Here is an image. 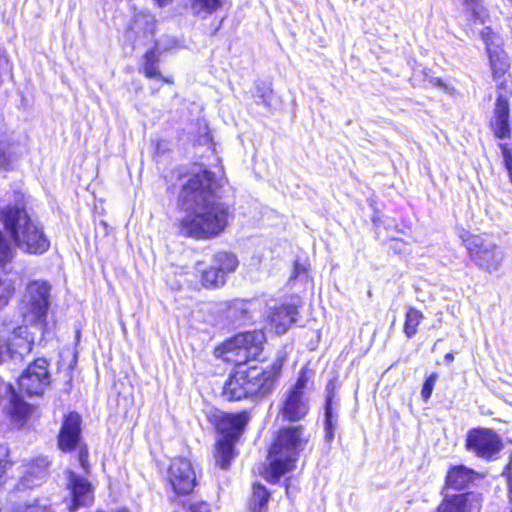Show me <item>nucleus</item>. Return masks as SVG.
<instances>
[{"instance_id": "f257e3e1", "label": "nucleus", "mask_w": 512, "mask_h": 512, "mask_svg": "<svg viewBox=\"0 0 512 512\" xmlns=\"http://www.w3.org/2000/svg\"><path fill=\"white\" fill-rule=\"evenodd\" d=\"M219 187L214 173L207 169L189 176L179 195L185 212L179 223L182 236L207 240L219 236L226 229L232 209L217 196Z\"/></svg>"}, {"instance_id": "f03ea898", "label": "nucleus", "mask_w": 512, "mask_h": 512, "mask_svg": "<svg viewBox=\"0 0 512 512\" xmlns=\"http://www.w3.org/2000/svg\"><path fill=\"white\" fill-rule=\"evenodd\" d=\"M283 363V357H278L266 367L238 363L225 381L222 395L228 401L268 398L278 386Z\"/></svg>"}, {"instance_id": "7ed1b4c3", "label": "nucleus", "mask_w": 512, "mask_h": 512, "mask_svg": "<svg viewBox=\"0 0 512 512\" xmlns=\"http://www.w3.org/2000/svg\"><path fill=\"white\" fill-rule=\"evenodd\" d=\"M14 196V205L0 206V220L20 250L36 255L45 253L50 241L42 227L29 217L22 196L19 193Z\"/></svg>"}, {"instance_id": "20e7f679", "label": "nucleus", "mask_w": 512, "mask_h": 512, "mask_svg": "<svg viewBox=\"0 0 512 512\" xmlns=\"http://www.w3.org/2000/svg\"><path fill=\"white\" fill-rule=\"evenodd\" d=\"M308 443L303 425L283 427L269 450V464L265 469V478L275 484L287 472L295 467L300 452Z\"/></svg>"}, {"instance_id": "39448f33", "label": "nucleus", "mask_w": 512, "mask_h": 512, "mask_svg": "<svg viewBox=\"0 0 512 512\" xmlns=\"http://www.w3.org/2000/svg\"><path fill=\"white\" fill-rule=\"evenodd\" d=\"M208 420L220 435L214 452L216 464L226 470L236 455L235 445L248 424L250 415L247 411L238 413L214 411L208 415Z\"/></svg>"}, {"instance_id": "423d86ee", "label": "nucleus", "mask_w": 512, "mask_h": 512, "mask_svg": "<svg viewBox=\"0 0 512 512\" xmlns=\"http://www.w3.org/2000/svg\"><path fill=\"white\" fill-rule=\"evenodd\" d=\"M308 382L307 372L302 369L296 382L283 392L278 404V418L282 422H299L309 414V400L305 397Z\"/></svg>"}, {"instance_id": "0eeeda50", "label": "nucleus", "mask_w": 512, "mask_h": 512, "mask_svg": "<svg viewBox=\"0 0 512 512\" xmlns=\"http://www.w3.org/2000/svg\"><path fill=\"white\" fill-rule=\"evenodd\" d=\"M265 334L261 330L242 332L225 343L227 353L235 356V366L238 363L248 364L250 360L258 359L263 351Z\"/></svg>"}, {"instance_id": "6e6552de", "label": "nucleus", "mask_w": 512, "mask_h": 512, "mask_svg": "<svg viewBox=\"0 0 512 512\" xmlns=\"http://www.w3.org/2000/svg\"><path fill=\"white\" fill-rule=\"evenodd\" d=\"M469 258L479 269L492 274L500 270L505 252L490 239H474L469 242Z\"/></svg>"}, {"instance_id": "1a4fd4ad", "label": "nucleus", "mask_w": 512, "mask_h": 512, "mask_svg": "<svg viewBox=\"0 0 512 512\" xmlns=\"http://www.w3.org/2000/svg\"><path fill=\"white\" fill-rule=\"evenodd\" d=\"M503 447L501 437L492 429L478 427L467 433V450L486 461L496 460Z\"/></svg>"}, {"instance_id": "9d476101", "label": "nucleus", "mask_w": 512, "mask_h": 512, "mask_svg": "<svg viewBox=\"0 0 512 512\" xmlns=\"http://www.w3.org/2000/svg\"><path fill=\"white\" fill-rule=\"evenodd\" d=\"M48 362L44 358L36 359L18 379L19 388L29 396L41 395L50 384Z\"/></svg>"}, {"instance_id": "9b49d317", "label": "nucleus", "mask_w": 512, "mask_h": 512, "mask_svg": "<svg viewBox=\"0 0 512 512\" xmlns=\"http://www.w3.org/2000/svg\"><path fill=\"white\" fill-rule=\"evenodd\" d=\"M168 481L176 494L187 495L196 485V475L191 462L185 458H175L168 469Z\"/></svg>"}, {"instance_id": "f8f14e48", "label": "nucleus", "mask_w": 512, "mask_h": 512, "mask_svg": "<svg viewBox=\"0 0 512 512\" xmlns=\"http://www.w3.org/2000/svg\"><path fill=\"white\" fill-rule=\"evenodd\" d=\"M50 285L44 281H33L27 286L25 304L33 321L45 318L49 307Z\"/></svg>"}, {"instance_id": "ddd939ff", "label": "nucleus", "mask_w": 512, "mask_h": 512, "mask_svg": "<svg viewBox=\"0 0 512 512\" xmlns=\"http://www.w3.org/2000/svg\"><path fill=\"white\" fill-rule=\"evenodd\" d=\"M481 506V495L474 492L443 493L434 512H473Z\"/></svg>"}, {"instance_id": "4468645a", "label": "nucleus", "mask_w": 512, "mask_h": 512, "mask_svg": "<svg viewBox=\"0 0 512 512\" xmlns=\"http://www.w3.org/2000/svg\"><path fill=\"white\" fill-rule=\"evenodd\" d=\"M510 119V103L508 98L499 93L494 109L493 115L490 120V128L494 133V136L500 140H507L511 138V125L509 122Z\"/></svg>"}, {"instance_id": "2eb2a0df", "label": "nucleus", "mask_w": 512, "mask_h": 512, "mask_svg": "<svg viewBox=\"0 0 512 512\" xmlns=\"http://www.w3.org/2000/svg\"><path fill=\"white\" fill-rule=\"evenodd\" d=\"M491 34V29L486 27L482 31V38L486 45L493 78L494 80L498 81L506 74L510 68V62L506 52L498 45H494Z\"/></svg>"}, {"instance_id": "dca6fc26", "label": "nucleus", "mask_w": 512, "mask_h": 512, "mask_svg": "<svg viewBox=\"0 0 512 512\" xmlns=\"http://www.w3.org/2000/svg\"><path fill=\"white\" fill-rule=\"evenodd\" d=\"M81 417L76 412L69 413L62 424L58 436V446L64 452L73 450L80 440Z\"/></svg>"}, {"instance_id": "f3484780", "label": "nucleus", "mask_w": 512, "mask_h": 512, "mask_svg": "<svg viewBox=\"0 0 512 512\" xmlns=\"http://www.w3.org/2000/svg\"><path fill=\"white\" fill-rule=\"evenodd\" d=\"M298 309L294 304H282L268 316L271 327L277 334H284L296 322Z\"/></svg>"}, {"instance_id": "a211bd4d", "label": "nucleus", "mask_w": 512, "mask_h": 512, "mask_svg": "<svg viewBox=\"0 0 512 512\" xmlns=\"http://www.w3.org/2000/svg\"><path fill=\"white\" fill-rule=\"evenodd\" d=\"M69 486L72 492L70 511L74 512L79 506L87 505L93 499L91 484L73 472L69 473Z\"/></svg>"}, {"instance_id": "6ab92c4d", "label": "nucleus", "mask_w": 512, "mask_h": 512, "mask_svg": "<svg viewBox=\"0 0 512 512\" xmlns=\"http://www.w3.org/2000/svg\"><path fill=\"white\" fill-rule=\"evenodd\" d=\"M477 473L464 465H457L450 468L446 475V486L455 490H463L474 481Z\"/></svg>"}, {"instance_id": "aec40b11", "label": "nucleus", "mask_w": 512, "mask_h": 512, "mask_svg": "<svg viewBox=\"0 0 512 512\" xmlns=\"http://www.w3.org/2000/svg\"><path fill=\"white\" fill-rule=\"evenodd\" d=\"M33 341L14 336L11 343L0 338V362L19 355L21 358L32 350Z\"/></svg>"}, {"instance_id": "412c9836", "label": "nucleus", "mask_w": 512, "mask_h": 512, "mask_svg": "<svg viewBox=\"0 0 512 512\" xmlns=\"http://www.w3.org/2000/svg\"><path fill=\"white\" fill-rule=\"evenodd\" d=\"M196 270L200 273V281L207 289H217L226 283L224 275L214 265L205 267L203 263L196 264Z\"/></svg>"}, {"instance_id": "4be33fe9", "label": "nucleus", "mask_w": 512, "mask_h": 512, "mask_svg": "<svg viewBox=\"0 0 512 512\" xmlns=\"http://www.w3.org/2000/svg\"><path fill=\"white\" fill-rule=\"evenodd\" d=\"M159 51L157 47L148 50L143 56L142 71L147 78L168 82L158 69Z\"/></svg>"}, {"instance_id": "5701e85b", "label": "nucleus", "mask_w": 512, "mask_h": 512, "mask_svg": "<svg viewBox=\"0 0 512 512\" xmlns=\"http://www.w3.org/2000/svg\"><path fill=\"white\" fill-rule=\"evenodd\" d=\"M31 407L19 396L13 395L10 400V405L8 407V414L13 423L18 426H22L25 422L28 414L30 413Z\"/></svg>"}, {"instance_id": "b1692460", "label": "nucleus", "mask_w": 512, "mask_h": 512, "mask_svg": "<svg viewBox=\"0 0 512 512\" xmlns=\"http://www.w3.org/2000/svg\"><path fill=\"white\" fill-rule=\"evenodd\" d=\"M336 392V381L329 380L325 387L324 419H339Z\"/></svg>"}, {"instance_id": "393cba45", "label": "nucleus", "mask_w": 512, "mask_h": 512, "mask_svg": "<svg viewBox=\"0 0 512 512\" xmlns=\"http://www.w3.org/2000/svg\"><path fill=\"white\" fill-rule=\"evenodd\" d=\"M49 461L46 457H39L33 461L27 471V475L23 478L22 484L26 487L37 485L36 482L31 480V477H35L36 480H41L47 472Z\"/></svg>"}, {"instance_id": "a878e982", "label": "nucleus", "mask_w": 512, "mask_h": 512, "mask_svg": "<svg viewBox=\"0 0 512 512\" xmlns=\"http://www.w3.org/2000/svg\"><path fill=\"white\" fill-rule=\"evenodd\" d=\"M211 264L214 265L215 268H217L226 278L228 273L236 270L238 260L234 254L220 251L213 256Z\"/></svg>"}, {"instance_id": "bb28decb", "label": "nucleus", "mask_w": 512, "mask_h": 512, "mask_svg": "<svg viewBox=\"0 0 512 512\" xmlns=\"http://www.w3.org/2000/svg\"><path fill=\"white\" fill-rule=\"evenodd\" d=\"M269 498L270 493L264 485L260 483L254 484L252 499L250 501L251 512H264Z\"/></svg>"}, {"instance_id": "cd10ccee", "label": "nucleus", "mask_w": 512, "mask_h": 512, "mask_svg": "<svg viewBox=\"0 0 512 512\" xmlns=\"http://www.w3.org/2000/svg\"><path fill=\"white\" fill-rule=\"evenodd\" d=\"M248 303L242 300H234L227 310V316L237 325L245 324L250 320Z\"/></svg>"}, {"instance_id": "c85d7f7f", "label": "nucleus", "mask_w": 512, "mask_h": 512, "mask_svg": "<svg viewBox=\"0 0 512 512\" xmlns=\"http://www.w3.org/2000/svg\"><path fill=\"white\" fill-rule=\"evenodd\" d=\"M272 93L273 89L270 82L264 80L255 81L253 96L258 99L257 103L263 105L266 109L271 108Z\"/></svg>"}, {"instance_id": "c756f323", "label": "nucleus", "mask_w": 512, "mask_h": 512, "mask_svg": "<svg viewBox=\"0 0 512 512\" xmlns=\"http://www.w3.org/2000/svg\"><path fill=\"white\" fill-rule=\"evenodd\" d=\"M191 10L194 15H211L222 7V0H190Z\"/></svg>"}, {"instance_id": "7c9ffc66", "label": "nucleus", "mask_w": 512, "mask_h": 512, "mask_svg": "<svg viewBox=\"0 0 512 512\" xmlns=\"http://www.w3.org/2000/svg\"><path fill=\"white\" fill-rule=\"evenodd\" d=\"M423 319L421 311L410 307L405 315L403 331L407 338L411 339L417 333V328Z\"/></svg>"}, {"instance_id": "2f4dec72", "label": "nucleus", "mask_w": 512, "mask_h": 512, "mask_svg": "<svg viewBox=\"0 0 512 512\" xmlns=\"http://www.w3.org/2000/svg\"><path fill=\"white\" fill-rule=\"evenodd\" d=\"M465 11L470 15L474 23H484L486 9L482 0H463Z\"/></svg>"}, {"instance_id": "473e14b6", "label": "nucleus", "mask_w": 512, "mask_h": 512, "mask_svg": "<svg viewBox=\"0 0 512 512\" xmlns=\"http://www.w3.org/2000/svg\"><path fill=\"white\" fill-rule=\"evenodd\" d=\"M136 19L133 21V24H130V31H135L140 29L142 25L144 26V34H149L153 36L155 29V20L151 15L141 14L135 16Z\"/></svg>"}, {"instance_id": "72a5a7b5", "label": "nucleus", "mask_w": 512, "mask_h": 512, "mask_svg": "<svg viewBox=\"0 0 512 512\" xmlns=\"http://www.w3.org/2000/svg\"><path fill=\"white\" fill-rule=\"evenodd\" d=\"M14 290L12 279L0 278V308L7 304L8 298L14 293Z\"/></svg>"}, {"instance_id": "f704fd0d", "label": "nucleus", "mask_w": 512, "mask_h": 512, "mask_svg": "<svg viewBox=\"0 0 512 512\" xmlns=\"http://www.w3.org/2000/svg\"><path fill=\"white\" fill-rule=\"evenodd\" d=\"M437 379L438 374L436 372L431 373L425 379L421 389V397L423 401L427 402L430 399Z\"/></svg>"}, {"instance_id": "c9c22d12", "label": "nucleus", "mask_w": 512, "mask_h": 512, "mask_svg": "<svg viewBox=\"0 0 512 512\" xmlns=\"http://www.w3.org/2000/svg\"><path fill=\"white\" fill-rule=\"evenodd\" d=\"M339 419H323L324 425V441L326 444L330 445L335 438V432L338 427Z\"/></svg>"}, {"instance_id": "e433bc0d", "label": "nucleus", "mask_w": 512, "mask_h": 512, "mask_svg": "<svg viewBox=\"0 0 512 512\" xmlns=\"http://www.w3.org/2000/svg\"><path fill=\"white\" fill-rule=\"evenodd\" d=\"M8 144L0 141V167L8 169L10 164V153H7Z\"/></svg>"}, {"instance_id": "4c0bfd02", "label": "nucleus", "mask_w": 512, "mask_h": 512, "mask_svg": "<svg viewBox=\"0 0 512 512\" xmlns=\"http://www.w3.org/2000/svg\"><path fill=\"white\" fill-rule=\"evenodd\" d=\"M459 238L461 239L463 245L466 247L467 251L469 252V242L473 241L474 239H483L484 237L481 235H474L471 234L467 230H462L459 234Z\"/></svg>"}, {"instance_id": "58836bf2", "label": "nucleus", "mask_w": 512, "mask_h": 512, "mask_svg": "<svg viewBox=\"0 0 512 512\" xmlns=\"http://www.w3.org/2000/svg\"><path fill=\"white\" fill-rule=\"evenodd\" d=\"M191 512H210V506L206 502H196L190 506Z\"/></svg>"}, {"instance_id": "ea45409f", "label": "nucleus", "mask_w": 512, "mask_h": 512, "mask_svg": "<svg viewBox=\"0 0 512 512\" xmlns=\"http://www.w3.org/2000/svg\"><path fill=\"white\" fill-rule=\"evenodd\" d=\"M79 463L84 470L88 469V450L86 448H81L79 451Z\"/></svg>"}, {"instance_id": "a19ab883", "label": "nucleus", "mask_w": 512, "mask_h": 512, "mask_svg": "<svg viewBox=\"0 0 512 512\" xmlns=\"http://www.w3.org/2000/svg\"><path fill=\"white\" fill-rule=\"evenodd\" d=\"M7 457V450L5 447L0 446V477L5 472V458Z\"/></svg>"}, {"instance_id": "79ce46f5", "label": "nucleus", "mask_w": 512, "mask_h": 512, "mask_svg": "<svg viewBox=\"0 0 512 512\" xmlns=\"http://www.w3.org/2000/svg\"><path fill=\"white\" fill-rule=\"evenodd\" d=\"M502 476L506 477L507 483H509V478L512 477V462L506 465L502 472Z\"/></svg>"}, {"instance_id": "37998d69", "label": "nucleus", "mask_w": 512, "mask_h": 512, "mask_svg": "<svg viewBox=\"0 0 512 512\" xmlns=\"http://www.w3.org/2000/svg\"><path fill=\"white\" fill-rule=\"evenodd\" d=\"M25 512H47V510L45 507H40L36 505L28 507Z\"/></svg>"}, {"instance_id": "c03bdc74", "label": "nucleus", "mask_w": 512, "mask_h": 512, "mask_svg": "<svg viewBox=\"0 0 512 512\" xmlns=\"http://www.w3.org/2000/svg\"><path fill=\"white\" fill-rule=\"evenodd\" d=\"M508 487V500L509 503L512 504V476L509 478V483H507Z\"/></svg>"}, {"instance_id": "a18cd8bd", "label": "nucleus", "mask_w": 512, "mask_h": 512, "mask_svg": "<svg viewBox=\"0 0 512 512\" xmlns=\"http://www.w3.org/2000/svg\"><path fill=\"white\" fill-rule=\"evenodd\" d=\"M302 271H304V267L296 263L294 266V273L292 277L298 276Z\"/></svg>"}, {"instance_id": "49530a36", "label": "nucleus", "mask_w": 512, "mask_h": 512, "mask_svg": "<svg viewBox=\"0 0 512 512\" xmlns=\"http://www.w3.org/2000/svg\"><path fill=\"white\" fill-rule=\"evenodd\" d=\"M444 360L447 364L451 363L454 360V355L452 353H447L444 356Z\"/></svg>"}, {"instance_id": "de8ad7c7", "label": "nucleus", "mask_w": 512, "mask_h": 512, "mask_svg": "<svg viewBox=\"0 0 512 512\" xmlns=\"http://www.w3.org/2000/svg\"><path fill=\"white\" fill-rule=\"evenodd\" d=\"M155 1H156V3L158 4L159 7H163L166 4H168L169 2H171V0H155Z\"/></svg>"}, {"instance_id": "09e8293b", "label": "nucleus", "mask_w": 512, "mask_h": 512, "mask_svg": "<svg viewBox=\"0 0 512 512\" xmlns=\"http://www.w3.org/2000/svg\"><path fill=\"white\" fill-rule=\"evenodd\" d=\"M220 23H222V21ZM219 25H221V24H219ZM219 27L220 26L216 27L215 31L213 32V35L216 34V32L219 30Z\"/></svg>"}, {"instance_id": "8fccbe9b", "label": "nucleus", "mask_w": 512, "mask_h": 512, "mask_svg": "<svg viewBox=\"0 0 512 512\" xmlns=\"http://www.w3.org/2000/svg\"><path fill=\"white\" fill-rule=\"evenodd\" d=\"M372 220H373L374 224L377 225V219L375 217H373Z\"/></svg>"}]
</instances>
